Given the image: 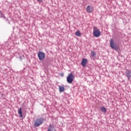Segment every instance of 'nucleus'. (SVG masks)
<instances>
[{
    "instance_id": "f257e3e1",
    "label": "nucleus",
    "mask_w": 131,
    "mask_h": 131,
    "mask_svg": "<svg viewBox=\"0 0 131 131\" xmlns=\"http://www.w3.org/2000/svg\"><path fill=\"white\" fill-rule=\"evenodd\" d=\"M73 80H74V76H73V74L72 73L69 74L67 77V81L68 83H72Z\"/></svg>"
},
{
    "instance_id": "f03ea898",
    "label": "nucleus",
    "mask_w": 131,
    "mask_h": 131,
    "mask_svg": "<svg viewBox=\"0 0 131 131\" xmlns=\"http://www.w3.org/2000/svg\"><path fill=\"white\" fill-rule=\"evenodd\" d=\"M93 35L95 37H99L101 35L100 30L98 29L96 27L93 28Z\"/></svg>"
},
{
    "instance_id": "7ed1b4c3",
    "label": "nucleus",
    "mask_w": 131,
    "mask_h": 131,
    "mask_svg": "<svg viewBox=\"0 0 131 131\" xmlns=\"http://www.w3.org/2000/svg\"><path fill=\"white\" fill-rule=\"evenodd\" d=\"M42 122H43V119L41 118H37L34 122V125L35 126H39L41 124H42Z\"/></svg>"
},
{
    "instance_id": "20e7f679",
    "label": "nucleus",
    "mask_w": 131,
    "mask_h": 131,
    "mask_svg": "<svg viewBox=\"0 0 131 131\" xmlns=\"http://www.w3.org/2000/svg\"><path fill=\"white\" fill-rule=\"evenodd\" d=\"M110 46L111 48L113 49V50H115V51H117L118 50L119 48L118 46L116 45L115 43H114V40H113V39H111L110 41Z\"/></svg>"
},
{
    "instance_id": "39448f33",
    "label": "nucleus",
    "mask_w": 131,
    "mask_h": 131,
    "mask_svg": "<svg viewBox=\"0 0 131 131\" xmlns=\"http://www.w3.org/2000/svg\"><path fill=\"white\" fill-rule=\"evenodd\" d=\"M38 57L40 61H42V60H45V58H46V54L42 52H39L38 53Z\"/></svg>"
},
{
    "instance_id": "423d86ee",
    "label": "nucleus",
    "mask_w": 131,
    "mask_h": 131,
    "mask_svg": "<svg viewBox=\"0 0 131 131\" xmlns=\"http://www.w3.org/2000/svg\"><path fill=\"white\" fill-rule=\"evenodd\" d=\"M87 13H92L94 11V7L92 6H88L86 9Z\"/></svg>"
},
{
    "instance_id": "0eeeda50",
    "label": "nucleus",
    "mask_w": 131,
    "mask_h": 131,
    "mask_svg": "<svg viewBox=\"0 0 131 131\" xmlns=\"http://www.w3.org/2000/svg\"><path fill=\"white\" fill-rule=\"evenodd\" d=\"M88 64V59L86 58H83L81 62V65L84 67Z\"/></svg>"
},
{
    "instance_id": "6e6552de",
    "label": "nucleus",
    "mask_w": 131,
    "mask_h": 131,
    "mask_svg": "<svg viewBox=\"0 0 131 131\" xmlns=\"http://www.w3.org/2000/svg\"><path fill=\"white\" fill-rule=\"evenodd\" d=\"M127 71H128V72H127L126 73V76L128 79V80H130V78H131V71L127 70Z\"/></svg>"
},
{
    "instance_id": "1a4fd4ad",
    "label": "nucleus",
    "mask_w": 131,
    "mask_h": 131,
    "mask_svg": "<svg viewBox=\"0 0 131 131\" xmlns=\"http://www.w3.org/2000/svg\"><path fill=\"white\" fill-rule=\"evenodd\" d=\"M18 114L19 117H20V118L23 117V115L22 114V108L21 107L18 108Z\"/></svg>"
},
{
    "instance_id": "9d476101",
    "label": "nucleus",
    "mask_w": 131,
    "mask_h": 131,
    "mask_svg": "<svg viewBox=\"0 0 131 131\" xmlns=\"http://www.w3.org/2000/svg\"><path fill=\"white\" fill-rule=\"evenodd\" d=\"M59 90L60 93H63L65 91V88L63 86H59Z\"/></svg>"
},
{
    "instance_id": "9b49d317",
    "label": "nucleus",
    "mask_w": 131,
    "mask_h": 131,
    "mask_svg": "<svg viewBox=\"0 0 131 131\" xmlns=\"http://www.w3.org/2000/svg\"><path fill=\"white\" fill-rule=\"evenodd\" d=\"M48 131H55L54 130V127L52 125H50Z\"/></svg>"
},
{
    "instance_id": "f8f14e48",
    "label": "nucleus",
    "mask_w": 131,
    "mask_h": 131,
    "mask_svg": "<svg viewBox=\"0 0 131 131\" xmlns=\"http://www.w3.org/2000/svg\"><path fill=\"white\" fill-rule=\"evenodd\" d=\"M100 110L101 111H102V112H104V113H106V112H107V110H106V108H105V107H101Z\"/></svg>"
},
{
    "instance_id": "ddd939ff",
    "label": "nucleus",
    "mask_w": 131,
    "mask_h": 131,
    "mask_svg": "<svg viewBox=\"0 0 131 131\" xmlns=\"http://www.w3.org/2000/svg\"><path fill=\"white\" fill-rule=\"evenodd\" d=\"M75 35H76V36H80V35H81V33H80V32L79 31H77L75 33Z\"/></svg>"
},
{
    "instance_id": "4468645a",
    "label": "nucleus",
    "mask_w": 131,
    "mask_h": 131,
    "mask_svg": "<svg viewBox=\"0 0 131 131\" xmlns=\"http://www.w3.org/2000/svg\"><path fill=\"white\" fill-rule=\"evenodd\" d=\"M91 55H92V57H95V56H96V52H95L94 51H92Z\"/></svg>"
},
{
    "instance_id": "2eb2a0df",
    "label": "nucleus",
    "mask_w": 131,
    "mask_h": 131,
    "mask_svg": "<svg viewBox=\"0 0 131 131\" xmlns=\"http://www.w3.org/2000/svg\"><path fill=\"white\" fill-rule=\"evenodd\" d=\"M38 2H42V0H37Z\"/></svg>"
}]
</instances>
